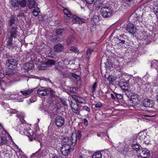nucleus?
<instances>
[{
    "label": "nucleus",
    "instance_id": "obj_1",
    "mask_svg": "<svg viewBox=\"0 0 158 158\" xmlns=\"http://www.w3.org/2000/svg\"><path fill=\"white\" fill-rule=\"evenodd\" d=\"M72 98L76 101V103L73 102L72 101H69V105L72 112L76 114H78L80 113V111L81 106L77 103V102L81 103L80 100L77 99V97L75 95L72 96Z\"/></svg>",
    "mask_w": 158,
    "mask_h": 158
},
{
    "label": "nucleus",
    "instance_id": "obj_2",
    "mask_svg": "<svg viewBox=\"0 0 158 158\" xmlns=\"http://www.w3.org/2000/svg\"><path fill=\"white\" fill-rule=\"evenodd\" d=\"M10 5L15 10H19V6L24 8L26 6V0H10Z\"/></svg>",
    "mask_w": 158,
    "mask_h": 158
},
{
    "label": "nucleus",
    "instance_id": "obj_3",
    "mask_svg": "<svg viewBox=\"0 0 158 158\" xmlns=\"http://www.w3.org/2000/svg\"><path fill=\"white\" fill-rule=\"evenodd\" d=\"M76 135L75 134H72L70 138L68 137H64L62 140L63 143H64L63 144L70 145L72 146V148H74L76 143Z\"/></svg>",
    "mask_w": 158,
    "mask_h": 158
},
{
    "label": "nucleus",
    "instance_id": "obj_4",
    "mask_svg": "<svg viewBox=\"0 0 158 158\" xmlns=\"http://www.w3.org/2000/svg\"><path fill=\"white\" fill-rule=\"evenodd\" d=\"M100 11L102 15L105 18L110 17L112 13V9L108 6L102 7Z\"/></svg>",
    "mask_w": 158,
    "mask_h": 158
},
{
    "label": "nucleus",
    "instance_id": "obj_5",
    "mask_svg": "<svg viewBox=\"0 0 158 158\" xmlns=\"http://www.w3.org/2000/svg\"><path fill=\"white\" fill-rule=\"evenodd\" d=\"M74 148L69 145L63 144L60 148V151L62 154L65 156L68 155L71 150H72Z\"/></svg>",
    "mask_w": 158,
    "mask_h": 158
},
{
    "label": "nucleus",
    "instance_id": "obj_6",
    "mask_svg": "<svg viewBox=\"0 0 158 158\" xmlns=\"http://www.w3.org/2000/svg\"><path fill=\"white\" fill-rule=\"evenodd\" d=\"M137 155L140 158H147L150 156L149 151L145 148L139 149L137 152Z\"/></svg>",
    "mask_w": 158,
    "mask_h": 158
},
{
    "label": "nucleus",
    "instance_id": "obj_7",
    "mask_svg": "<svg viewBox=\"0 0 158 158\" xmlns=\"http://www.w3.org/2000/svg\"><path fill=\"white\" fill-rule=\"evenodd\" d=\"M55 123L57 127H61L64 124V118L61 116L57 115L55 118Z\"/></svg>",
    "mask_w": 158,
    "mask_h": 158
},
{
    "label": "nucleus",
    "instance_id": "obj_8",
    "mask_svg": "<svg viewBox=\"0 0 158 158\" xmlns=\"http://www.w3.org/2000/svg\"><path fill=\"white\" fill-rule=\"evenodd\" d=\"M142 19L140 16L136 15L133 19V23L135 26V28L137 27L139 28L142 27Z\"/></svg>",
    "mask_w": 158,
    "mask_h": 158
},
{
    "label": "nucleus",
    "instance_id": "obj_9",
    "mask_svg": "<svg viewBox=\"0 0 158 158\" xmlns=\"http://www.w3.org/2000/svg\"><path fill=\"white\" fill-rule=\"evenodd\" d=\"M129 101L130 102L134 105H138L140 102L139 95L136 94L130 98Z\"/></svg>",
    "mask_w": 158,
    "mask_h": 158
},
{
    "label": "nucleus",
    "instance_id": "obj_10",
    "mask_svg": "<svg viewBox=\"0 0 158 158\" xmlns=\"http://www.w3.org/2000/svg\"><path fill=\"white\" fill-rule=\"evenodd\" d=\"M18 62L16 60L11 59L7 60L6 61V65L10 68L16 67L18 64Z\"/></svg>",
    "mask_w": 158,
    "mask_h": 158
},
{
    "label": "nucleus",
    "instance_id": "obj_11",
    "mask_svg": "<svg viewBox=\"0 0 158 158\" xmlns=\"http://www.w3.org/2000/svg\"><path fill=\"white\" fill-rule=\"evenodd\" d=\"M37 94L39 95L42 96L47 95L49 94V92L48 89H46L45 87L40 88L37 91Z\"/></svg>",
    "mask_w": 158,
    "mask_h": 158
},
{
    "label": "nucleus",
    "instance_id": "obj_12",
    "mask_svg": "<svg viewBox=\"0 0 158 158\" xmlns=\"http://www.w3.org/2000/svg\"><path fill=\"white\" fill-rule=\"evenodd\" d=\"M71 19H72L73 23H76L81 24L84 23L83 19H81L76 15H72Z\"/></svg>",
    "mask_w": 158,
    "mask_h": 158
},
{
    "label": "nucleus",
    "instance_id": "obj_13",
    "mask_svg": "<svg viewBox=\"0 0 158 158\" xmlns=\"http://www.w3.org/2000/svg\"><path fill=\"white\" fill-rule=\"evenodd\" d=\"M18 27L16 26L12 27L10 30V36L15 38L16 37L18 32Z\"/></svg>",
    "mask_w": 158,
    "mask_h": 158
},
{
    "label": "nucleus",
    "instance_id": "obj_14",
    "mask_svg": "<svg viewBox=\"0 0 158 158\" xmlns=\"http://www.w3.org/2000/svg\"><path fill=\"white\" fill-rule=\"evenodd\" d=\"M135 26L133 24L129 23L127 26V30L131 34H135Z\"/></svg>",
    "mask_w": 158,
    "mask_h": 158
},
{
    "label": "nucleus",
    "instance_id": "obj_15",
    "mask_svg": "<svg viewBox=\"0 0 158 158\" xmlns=\"http://www.w3.org/2000/svg\"><path fill=\"white\" fill-rule=\"evenodd\" d=\"M34 67V64L32 62L26 63L23 66V68L24 70L28 71L33 69Z\"/></svg>",
    "mask_w": 158,
    "mask_h": 158
},
{
    "label": "nucleus",
    "instance_id": "obj_16",
    "mask_svg": "<svg viewBox=\"0 0 158 158\" xmlns=\"http://www.w3.org/2000/svg\"><path fill=\"white\" fill-rule=\"evenodd\" d=\"M120 87L123 90H127L130 88L129 84L127 82H123L121 80L119 82Z\"/></svg>",
    "mask_w": 158,
    "mask_h": 158
},
{
    "label": "nucleus",
    "instance_id": "obj_17",
    "mask_svg": "<svg viewBox=\"0 0 158 158\" xmlns=\"http://www.w3.org/2000/svg\"><path fill=\"white\" fill-rule=\"evenodd\" d=\"M64 46L61 44H57L54 46V51L56 52H62L64 50Z\"/></svg>",
    "mask_w": 158,
    "mask_h": 158
},
{
    "label": "nucleus",
    "instance_id": "obj_18",
    "mask_svg": "<svg viewBox=\"0 0 158 158\" xmlns=\"http://www.w3.org/2000/svg\"><path fill=\"white\" fill-rule=\"evenodd\" d=\"M28 6L29 8L31 9L35 7L36 2L35 0H28Z\"/></svg>",
    "mask_w": 158,
    "mask_h": 158
},
{
    "label": "nucleus",
    "instance_id": "obj_19",
    "mask_svg": "<svg viewBox=\"0 0 158 158\" xmlns=\"http://www.w3.org/2000/svg\"><path fill=\"white\" fill-rule=\"evenodd\" d=\"M33 91V90L32 89H31L30 90L28 89L26 90H21L20 92L23 95L26 96L30 95Z\"/></svg>",
    "mask_w": 158,
    "mask_h": 158
},
{
    "label": "nucleus",
    "instance_id": "obj_20",
    "mask_svg": "<svg viewBox=\"0 0 158 158\" xmlns=\"http://www.w3.org/2000/svg\"><path fill=\"white\" fill-rule=\"evenodd\" d=\"M74 39V36L73 35H71L66 40L67 45H69L71 44L72 42H73Z\"/></svg>",
    "mask_w": 158,
    "mask_h": 158
},
{
    "label": "nucleus",
    "instance_id": "obj_21",
    "mask_svg": "<svg viewBox=\"0 0 158 158\" xmlns=\"http://www.w3.org/2000/svg\"><path fill=\"white\" fill-rule=\"evenodd\" d=\"M124 91H125L126 95L128 98H131L135 94L131 91L130 88L127 90H125Z\"/></svg>",
    "mask_w": 158,
    "mask_h": 158
},
{
    "label": "nucleus",
    "instance_id": "obj_22",
    "mask_svg": "<svg viewBox=\"0 0 158 158\" xmlns=\"http://www.w3.org/2000/svg\"><path fill=\"white\" fill-rule=\"evenodd\" d=\"M56 33L57 35L61 36L64 33V29L63 28H58L56 30Z\"/></svg>",
    "mask_w": 158,
    "mask_h": 158
},
{
    "label": "nucleus",
    "instance_id": "obj_23",
    "mask_svg": "<svg viewBox=\"0 0 158 158\" xmlns=\"http://www.w3.org/2000/svg\"><path fill=\"white\" fill-rule=\"evenodd\" d=\"M147 134L145 131L142 132H140L139 133V138L140 140L144 139L146 137Z\"/></svg>",
    "mask_w": 158,
    "mask_h": 158
},
{
    "label": "nucleus",
    "instance_id": "obj_24",
    "mask_svg": "<svg viewBox=\"0 0 158 158\" xmlns=\"http://www.w3.org/2000/svg\"><path fill=\"white\" fill-rule=\"evenodd\" d=\"M105 64L106 67L109 69H111L113 67L112 64L109 59H107V61Z\"/></svg>",
    "mask_w": 158,
    "mask_h": 158
},
{
    "label": "nucleus",
    "instance_id": "obj_25",
    "mask_svg": "<svg viewBox=\"0 0 158 158\" xmlns=\"http://www.w3.org/2000/svg\"><path fill=\"white\" fill-rule=\"evenodd\" d=\"M7 140L6 137L5 136L0 137V144L3 145L7 142Z\"/></svg>",
    "mask_w": 158,
    "mask_h": 158
},
{
    "label": "nucleus",
    "instance_id": "obj_26",
    "mask_svg": "<svg viewBox=\"0 0 158 158\" xmlns=\"http://www.w3.org/2000/svg\"><path fill=\"white\" fill-rule=\"evenodd\" d=\"M56 63V61L51 59H48L45 65L47 66L54 65Z\"/></svg>",
    "mask_w": 158,
    "mask_h": 158
},
{
    "label": "nucleus",
    "instance_id": "obj_27",
    "mask_svg": "<svg viewBox=\"0 0 158 158\" xmlns=\"http://www.w3.org/2000/svg\"><path fill=\"white\" fill-rule=\"evenodd\" d=\"M151 67L156 69L158 68V62L156 60H154L151 62Z\"/></svg>",
    "mask_w": 158,
    "mask_h": 158
},
{
    "label": "nucleus",
    "instance_id": "obj_28",
    "mask_svg": "<svg viewBox=\"0 0 158 158\" xmlns=\"http://www.w3.org/2000/svg\"><path fill=\"white\" fill-rule=\"evenodd\" d=\"M114 41H115V42L116 44H119L120 43H122V44H124L125 43V40L123 39H121L119 38L118 37V38H116L114 39Z\"/></svg>",
    "mask_w": 158,
    "mask_h": 158
},
{
    "label": "nucleus",
    "instance_id": "obj_29",
    "mask_svg": "<svg viewBox=\"0 0 158 158\" xmlns=\"http://www.w3.org/2000/svg\"><path fill=\"white\" fill-rule=\"evenodd\" d=\"M92 158H102V154L100 152H96L92 156Z\"/></svg>",
    "mask_w": 158,
    "mask_h": 158
},
{
    "label": "nucleus",
    "instance_id": "obj_30",
    "mask_svg": "<svg viewBox=\"0 0 158 158\" xmlns=\"http://www.w3.org/2000/svg\"><path fill=\"white\" fill-rule=\"evenodd\" d=\"M143 105L145 107H152V104H151L150 101L149 100H147L145 101L143 103Z\"/></svg>",
    "mask_w": 158,
    "mask_h": 158
},
{
    "label": "nucleus",
    "instance_id": "obj_31",
    "mask_svg": "<svg viewBox=\"0 0 158 158\" xmlns=\"http://www.w3.org/2000/svg\"><path fill=\"white\" fill-rule=\"evenodd\" d=\"M14 37L10 36L8 37V40L7 42V46H9V48H10V46L12 44L13 39Z\"/></svg>",
    "mask_w": 158,
    "mask_h": 158
},
{
    "label": "nucleus",
    "instance_id": "obj_32",
    "mask_svg": "<svg viewBox=\"0 0 158 158\" xmlns=\"http://www.w3.org/2000/svg\"><path fill=\"white\" fill-rule=\"evenodd\" d=\"M82 132L80 131H78L77 134L73 133L72 134H75L76 135L75 136L76 138V141H77V139H78L79 140H80L81 137V132Z\"/></svg>",
    "mask_w": 158,
    "mask_h": 158
},
{
    "label": "nucleus",
    "instance_id": "obj_33",
    "mask_svg": "<svg viewBox=\"0 0 158 158\" xmlns=\"http://www.w3.org/2000/svg\"><path fill=\"white\" fill-rule=\"evenodd\" d=\"M63 12L66 16L71 17L72 15V14H71V12L68 10L67 8L64 9L63 10Z\"/></svg>",
    "mask_w": 158,
    "mask_h": 158
},
{
    "label": "nucleus",
    "instance_id": "obj_34",
    "mask_svg": "<svg viewBox=\"0 0 158 158\" xmlns=\"http://www.w3.org/2000/svg\"><path fill=\"white\" fill-rule=\"evenodd\" d=\"M49 92V94H50V96L52 98H55L56 96L55 94V91L53 89H51L50 88L48 89Z\"/></svg>",
    "mask_w": 158,
    "mask_h": 158
},
{
    "label": "nucleus",
    "instance_id": "obj_35",
    "mask_svg": "<svg viewBox=\"0 0 158 158\" xmlns=\"http://www.w3.org/2000/svg\"><path fill=\"white\" fill-rule=\"evenodd\" d=\"M132 149L136 151L137 152L139 150V146L137 144H132Z\"/></svg>",
    "mask_w": 158,
    "mask_h": 158
},
{
    "label": "nucleus",
    "instance_id": "obj_36",
    "mask_svg": "<svg viewBox=\"0 0 158 158\" xmlns=\"http://www.w3.org/2000/svg\"><path fill=\"white\" fill-rule=\"evenodd\" d=\"M50 139L52 140H55L57 139L58 136L56 133H53L50 136Z\"/></svg>",
    "mask_w": 158,
    "mask_h": 158
},
{
    "label": "nucleus",
    "instance_id": "obj_37",
    "mask_svg": "<svg viewBox=\"0 0 158 158\" xmlns=\"http://www.w3.org/2000/svg\"><path fill=\"white\" fill-rule=\"evenodd\" d=\"M135 0H123L124 2L128 5H131V4H133Z\"/></svg>",
    "mask_w": 158,
    "mask_h": 158
},
{
    "label": "nucleus",
    "instance_id": "obj_38",
    "mask_svg": "<svg viewBox=\"0 0 158 158\" xmlns=\"http://www.w3.org/2000/svg\"><path fill=\"white\" fill-rule=\"evenodd\" d=\"M17 17L19 19L23 18H24V19H26V16L23 12H19L17 15Z\"/></svg>",
    "mask_w": 158,
    "mask_h": 158
},
{
    "label": "nucleus",
    "instance_id": "obj_39",
    "mask_svg": "<svg viewBox=\"0 0 158 158\" xmlns=\"http://www.w3.org/2000/svg\"><path fill=\"white\" fill-rule=\"evenodd\" d=\"M69 48L70 50L73 51L75 53H77L78 52V50L75 46H70L69 47Z\"/></svg>",
    "mask_w": 158,
    "mask_h": 158
},
{
    "label": "nucleus",
    "instance_id": "obj_40",
    "mask_svg": "<svg viewBox=\"0 0 158 158\" xmlns=\"http://www.w3.org/2000/svg\"><path fill=\"white\" fill-rule=\"evenodd\" d=\"M97 86V83L95 82L92 85V93L93 94L96 92V88Z\"/></svg>",
    "mask_w": 158,
    "mask_h": 158
},
{
    "label": "nucleus",
    "instance_id": "obj_41",
    "mask_svg": "<svg viewBox=\"0 0 158 158\" xmlns=\"http://www.w3.org/2000/svg\"><path fill=\"white\" fill-rule=\"evenodd\" d=\"M94 51V50L93 49L89 48L87 49V51L86 52L87 56L89 57V56L91 55V53H92Z\"/></svg>",
    "mask_w": 158,
    "mask_h": 158
},
{
    "label": "nucleus",
    "instance_id": "obj_42",
    "mask_svg": "<svg viewBox=\"0 0 158 158\" xmlns=\"http://www.w3.org/2000/svg\"><path fill=\"white\" fill-rule=\"evenodd\" d=\"M15 20L14 18H11L9 20V24L10 26H12L15 23Z\"/></svg>",
    "mask_w": 158,
    "mask_h": 158
},
{
    "label": "nucleus",
    "instance_id": "obj_43",
    "mask_svg": "<svg viewBox=\"0 0 158 158\" xmlns=\"http://www.w3.org/2000/svg\"><path fill=\"white\" fill-rule=\"evenodd\" d=\"M93 21L95 23L98 22L99 21V16L98 15H94L93 18Z\"/></svg>",
    "mask_w": 158,
    "mask_h": 158
},
{
    "label": "nucleus",
    "instance_id": "obj_44",
    "mask_svg": "<svg viewBox=\"0 0 158 158\" xmlns=\"http://www.w3.org/2000/svg\"><path fill=\"white\" fill-rule=\"evenodd\" d=\"M94 5L97 8L99 9L102 6V4L100 3L99 1H97L94 3Z\"/></svg>",
    "mask_w": 158,
    "mask_h": 158
},
{
    "label": "nucleus",
    "instance_id": "obj_45",
    "mask_svg": "<svg viewBox=\"0 0 158 158\" xmlns=\"http://www.w3.org/2000/svg\"><path fill=\"white\" fill-rule=\"evenodd\" d=\"M6 74L7 75H11L14 74L13 71L12 69L10 68L6 72Z\"/></svg>",
    "mask_w": 158,
    "mask_h": 158
},
{
    "label": "nucleus",
    "instance_id": "obj_46",
    "mask_svg": "<svg viewBox=\"0 0 158 158\" xmlns=\"http://www.w3.org/2000/svg\"><path fill=\"white\" fill-rule=\"evenodd\" d=\"M107 80L109 81L110 83L113 82L114 80V77L109 75L107 78Z\"/></svg>",
    "mask_w": 158,
    "mask_h": 158
},
{
    "label": "nucleus",
    "instance_id": "obj_47",
    "mask_svg": "<svg viewBox=\"0 0 158 158\" xmlns=\"http://www.w3.org/2000/svg\"><path fill=\"white\" fill-rule=\"evenodd\" d=\"M114 94H115V96L116 98V101L117 100V99L120 100L123 98V96L121 94H118L116 93H114Z\"/></svg>",
    "mask_w": 158,
    "mask_h": 158
},
{
    "label": "nucleus",
    "instance_id": "obj_48",
    "mask_svg": "<svg viewBox=\"0 0 158 158\" xmlns=\"http://www.w3.org/2000/svg\"><path fill=\"white\" fill-rule=\"evenodd\" d=\"M60 100L62 105L64 106H67L66 103V99H61Z\"/></svg>",
    "mask_w": 158,
    "mask_h": 158
},
{
    "label": "nucleus",
    "instance_id": "obj_49",
    "mask_svg": "<svg viewBox=\"0 0 158 158\" xmlns=\"http://www.w3.org/2000/svg\"><path fill=\"white\" fill-rule=\"evenodd\" d=\"M102 106V104L100 102H98L95 105V107L96 108H99L101 107Z\"/></svg>",
    "mask_w": 158,
    "mask_h": 158
},
{
    "label": "nucleus",
    "instance_id": "obj_50",
    "mask_svg": "<svg viewBox=\"0 0 158 158\" xmlns=\"http://www.w3.org/2000/svg\"><path fill=\"white\" fill-rule=\"evenodd\" d=\"M42 151L40 149L38 151L36 152L35 155H38V156H40L42 155Z\"/></svg>",
    "mask_w": 158,
    "mask_h": 158
},
{
    "label": "nucleus",
    "instance_id": "obj_51",
    "mask_svg": "<svg viewBox=\"0 0 158 158\" xmlns=\"http://www.w3.org/2000/svg\"><path fill=\"white\" fill-rule=\"evenodd\" d=\"M154 12L156 15H158V6H155L154 8Z\"/></svg>",
    "mask_w": 158,
    "mask_h": 158
},
{
    "label": "nucleus",
    "instance_id": "obj_52",
    "mask_svg": "<svg viewBox=\"0 0 158 158\" xmlns=\"http://www.w3.org/2000/svg\"><path fill=\"white\" fill-rule=\"evenodd\" d=\"M32 13L33 14V15L35 16H37L39 15V13L38 11H36V10L35 9H34Z\"/></svg>",
    "mask_w": 158,
    "mask_h": 158
},
{
    "label": "nucleus",
    "instance_id": "obj_53",
    "mask_svg": "<svg viewBox=\"0 0 158 158\" xmlns=\"http://www.w3.org/2000/svg\"><path fill=\"white\" fill-rule=\"evenodd\" d=\"M86 2L87 4H92L94 1V0H82Z\"/></svg>",
    "mask_w": 158,
    "mask_h": 158
},
{
    "label": "nucleus",
    "instance_id": "obj_54",
    "mask_svg": "<svg viewBox=\"0 0 158 158\" xmlns=\"http://www.w3.org/2000/svg\"><path fill=\"white\" fill-rule=\"evenodd\" d=\"M72 76L75 78L76 79H79V77L75 73H72Z\"/></svg>",
    "mask_w": 158,
    "mask_h": 158
},
{
    "label": "nucleus",
    "instance_id": "obj_55",
    "mask_svg": "<svg viewBox=\"0 0 158 158\" xmlns=\"http://www.w3.org/2000/svg\"><path fill=\"white\" fill-rule=\"evenodd\" d=\"M83 109L88 112H89L90 111V109L88 106H86L83 107Z\"/></svg>",
    "mask_w": 158,
    "mask_h": 158
},
{
    "label": "nucleus",
    "instance_id": "obj_56",
    "mask_svg": "<svg viewBox=\"0 0 158 158\" xmlns=\"http://www.w3.org/2000/svg\"><path fill=\"white\" fill-rule=\"evenodd\" d=\"M9 112L10 113V114L11 113H17L18 112V111L15 109H11L10 110V111Z\"/></svg>",
    "mask_w": 158,
    "mask_h": 158
},
{
    "label": "nucleus",
    "instance_id": "obj_57",
    "mask_svg": "<svg viewBox=\"0 0 158 158\" xmlns=\"http://www.w3.org/2000/svg\"><path fill=\"white\" fill-rule=\"evenodd\" d=\"M71 17H69L68 16H66V17L65 16L64 19V21L66 22H68L70 20Z\"/></svg>",
    "mask_w": 158,
    "mask_h": 158
},
{
    "label": "nucleus",
    "instance_id": "obj_58",
    "mask_svg": "<svg viewBox=\"0 0 158 158\" xmlns=\"http://www.w3.org/2000/svg\"><path fill=\"white\" fill-rule=\"evenodd\" d=\"M110 97L114 101H116V98L115 96V95L114 96L113 94H110Z\"/></svg>",
    "mask_w": 158,
    "mask_h": 158
},
{
    "label": "nucleus",
    "instance_id": "obj_59",
    "mask_svg": "<svg viewBox=\"0 0 158 158\" xmlns=\"http://www.w3.org/2000/svg\"><path fill=\"white\" fill-rule=\"evenodd\" d=\"M84 124L85 126L88 125V124L87 120L86 118L84 119Z\"/></svg>",
    "mask_w": 158,
    "mask_h": 158
},
{
    "label": "nucleus",
    "instance_id": "obj_60",
    "mask_svg": "<svg viewBox=\"0 0 158 158\" xmlns=\"http://www.w3.org/2000/svg\"><path fill=\"white\" fill-rule=\"evenodd\" d=\"M33 139H35V140H38V141L39 142H40V141H41V139H35L34 138H29V140H30V141H32Z\"/></svg>",
    "mask_w": 158,
    "mask_h": 158
},
{
    "label": "nucleus",
    "instance_id": "obj_61",
    "mask_svg": "<svg viewBox=\"0 0 158 158\" xmlns=\"http://www.w3.org/2000/svg\"><path fill=\"white\" fill-rule=\"evenodd\" d=\"M44 106L43 105H41L40 106V108H42V107H43V108H42V110H47V107H44L43 106Z\"/></svg>",
    "mask_w": 158,
    "mask_h": 158
},
{
    "label": "nucleus",
    "instance_id": "obj_62",
    "mask_svg": "<svg viewBox=\"0 0 158 158\" xmlns=\"http://www.w3.org/2000/svg\"><path fill=\"white\" fill-rule=\"evenodd\" d=\"M73 89H75V88L73 87L70 88V91L71 93H74V91L73 90Z\"/></svg>",
    "mask_w": 158,
    "mask_h": 158
},
{
    "label": "nucleus",
    "instance_id": "obj_63",
    "mask_svg": "<svg viewBox=\"0 0 158 158\" xmlns=\"http://www.w3.org/2000/svg\"><path fill=\"white\" fill-rule=\"evenodd\" d=\"M5 77L4 74L2 73H0V78L2 79Z\"/></svg>",
    "mask_w": 158,
    "mask_h": 158
},
{
    "label": "nucleus",
    "instance_id": "obj_64",
    "mask_svg": "<svg viewBox=\"0 0 158 158\" xmlns=\"http://www.w3.org/2000/svg\"><path fill=\"white\" fill-rule=\"evenodd\" d=\"M78 158H85V156L84 155H79L78 156Z\"/></svg>",
    "mask_w": 158,
    "mask_h": 158
}]
</instances>
